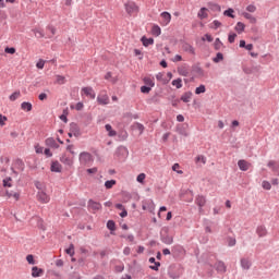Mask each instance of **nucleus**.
I'll return each mask as SVG.
<instances>
[{
  "mask_svg": "<svg viewBox=\"0 0 279 279\" xmlns=\"http://www.w3.org/2000/svg\"><path fill=\"white\" fill-rule=\"evenodd\" d=\"M238 167L240 171H247V169H250V163L245 159H240L238 161Z\"/></svg>",
  "mask_w": 279,
  "mask_h": 279,
  "instance_id": "obj_18",
  "label": "nucleus"
},
{
  "mask_svg": "<svg viewBox=\"0 0 279 279\" xmlns=\"http://www.w3.org/2000/svg\"><path fill=\"white\" fill-rule=\"evenodd\" d=\"M97 101L100 106H108L109 104V97L106 94H100L97 97Z\"/></svg>",
  "mask_w": 279,
  "mask_h": 279,
  "instance_id": "obj_16",
  "label": "nucleus"
},
{
  "mask_svg": "<svg viewBox=\"0 0 279 279\" xmlns=\"http://www.w3.org/2000/svg\"><path fill=\"white\" fill-rule=\"evenodd\" d=\"M145 173H140L136 178L137 182H140V184H143V182H145Z\"/></svg>",
  "mask_w": 279,
  "mask_h": 279,
  "instance_id": "obj_55",
  "label": "nucleus"
},
{
  "mask_svg": "<svg viewBox=\"0 0 279 279\" xmlns=\"http://www.w3.org/2000/svg\"><path fill=\"white\" fill-rule=\"evenodd\" d=\"M208 11V9H206L205 7L201 8V10L198 11V19L204 20V19H208V13H206Z\"/></svg>",
  "mask_w": 279,
  "mask_h": 279,
  "instance_id": "obj_27",
  "label": "nucleus"
},
{
  "mask_svg": "<svg viewBox=\"0 0 279 279\" xmlns=\"http://www.w3.org/2000/svg\"><path fill=\"white\" fill-rule=\"evenodd\" d=\"M206 196L204 195H197L195 198V204L198 206V211L204 213V206H206Z\"/></svg>",
  "mask_w": 279,
  "mask_h": 279,
  "instance_id": "obj_6",
  "label": "nucleus"
},
{
  "mask_svg": "<svg viewBox=\"0 0 279 279\" xmlns=\"http://www.w3.org/2000/svg\"><path fill=\"white\" fill-rule=\"evenodd\" d=\"M160 262H155L154 266H149V269H151L153 271H158L160 269Z\"/></svg>",
  "mask_w": 279,
  "mask_h": 279,
  "instance_id": "obj_51",
  "label": "nucleus"
},
{
  "mask_svg": "<svg viewBox=\"0 0 279 279\" xmlns=\"http://www.w3.org/2000/svg\"><path fill=\"white\" fill-rule=\"evenodd\" d=\"M47 147H51L52 149H59L60 145L56 143V140L53 137H48L46 140Z\"/></svg>",
  "mask_w": 279,
  "mask_h": 279,
  "instance_id": "obj_17",
  "label": "nucleus"
},
{
  "mask_svg": "<svg viewBox=\"0 0 279 279\" xmlns=\"http://www.w3.org/2000/svg\"><path fill=\"white\" fill-rule=\"evenodd\" d=\"M227 241H228L229 247H234V245H236V239L234 238H228Z\"/></svg>",
  "mask_w": 279,
  "mask_h": 279,
  "instance_id": "obj_52",
  "label": "nucleus"
},
{
  "mask_svg": "<svg viewBox=\"0 0 279 279\" xmlns=\"http://www.w3.org/2000/svg\"><path fill=\"white\" fill-rule=\"evenodd\" d=\"M78 160L81 162V165H84L85 167L88 165H93V162L95 161V158L93 157V155L88 151H82L80 154Z\"/></svg>",
  "mask_w": 279,
  "mask_h": 279,
  "instance_id": "obj_3",
  "label": "nucleus"
},
{
  "mask_svg": "<svg viewBox=\"0 0 279 279\" xmlns=\"http://www.w3.org/2000/svg\"><path fill=\"white\" fill-rule=\"evenodd\" d=\"M216 271L218 274H226V271H228V268L226 266V263H223L222 260H218L216 262V264L214 265Z\"/></svg>",
  "mask_w": 279,
  "mask_h": 279,
  "instance_id": "obj_7",
  "label": "nucleus"
},
{
  "mask_svg": "<svg viewBox=\"0 0 279 279\" xmlns=\"http://www.w3.org/2000/svg\"><path fill=\"white\" fill-rule=\"evenodd\" d=\"M19 97H21V92L20 90H16L14 92L10 97V101H16V99H19Z\"/></svg>",
  "mask_w": 279,
  "mask_h": 279,
  "instance_id": "obj_43",
  "label": "nucleus"
},
{
  "mask_svg": "<svg viewBox=\"0 0 279 279\" xmlns=\"http://www.w3.org/2000/svg\"><path fill=\"white\" fill-rule=\"evenodd\" d=\"M37 69H45V60L40 59L37 63H36Z\"/></svg>",
  "mask_w": 279,
  "mask_h": 279,
  "instance_id": "obj_59",
  "label": "nucleus"
},
{
  "mask_svg": "<svg viewBox=\"0 0 279 279\" xmlns=\"http://www.w3.org/2000/svg\"><path fill=\"white\" fill-rule=\"evenodd\" d=\"M223 15L228 16L229 19H234V9L229 8L223 11Z\"/></svg>",
  "mask_w": 279,
  "mask_h": 279,
  "instance_id": "obj_36",
  "label": "nucleus"
},
{
  "mask_svg": "<svg viewBox=\"0 0 279 279\" xmlns=\"http://www.w3.org/2000/svg\"><path fill=\"white\" fill-rule=\"evenodd\" d=\"M196 162H203V165H206V157L199 155L196 157Z\"/></svg>",
  "mask_w": 279,
  "mask_h": 279,
  "instance_id": "obj_57",
  "label": "nucleus"
},
{
  "mask_svg": "<svg viewBox=\"0 0 279 279\" xmlns=\"http://www.w3.org/2000/svg\"><path fill=\"white\" fill-rule=\"evenodd\" d=\"M88 208H90L92 210H101L102 206L101 203L95 202L93 199H89L87 203Z\"/></svg>",
  "mask_w": 279,
  "mask_h": 279,
  "instance_id": "obj_15",
  "label": "nucleus"
},
{
  "mask_svg": "<svg viewBox=\"0 0 279 279\" xmlns=\"http://www.w3.org/2000/svg\"><path fill=\"white\" fill-rule=\"evenodd\" d=\"M228 40H229L230 45H232L234 43V40H236V34L230 33L228 36Z\"/></svg>",
  "mask_w": 279,
  "mask_h": 279,
  "instance_id": "obj_50",
  "label": "nucleus"
},
{
  "mask_svg": "<svg viewBox=\"0 0 279 279\" xmlns=\"http://www.w3.org/2000/svg\"><path fill=\"white\" fill-rule=\"evenodd\" d=\"M65 77L62 75H57V84H64Z\"/></svg>",
  "mask_w": 279,
  "mask_h": 279,
  "instance_id": "obj_58",
  "label": "nucleus"
},
{
  "mask_svg": "<svg viewBox=\"0 0 279 279\" xmlns=\"http://www.w3.org/2000/svg\"><path fill=\"white\" fill-rule=\"evenodd\" d=\"M141 93H143V95H149V93H151V87L148 85H144L141 87Z\"/></svg>",
  "mask_w": 279,
  "mask_h": 279,
  "instance_id": "obj_42",
  "label": "nucleus"
},
{
  "mask_svg": "<svg viewBox=\"0 0 279 279\" xmlns=\"http://www.w3.org/2000/svg\"><path fill=\"white\" fill-rule=\"evenodd\" d=\"M69 279H82V276H80V272H72L69 275Z\"/></svg>",
  "mask_w": 279,
  "mask_h": 279,
  "instance_id": "obj_54",
  "label": "nucleus"
},
{
  "mask_svg": "<svg viewBox=\"0 0 279 279\" xmlns=\"http://www.w3.org/2000/svg\"><path fill=\"white\" fill-rule=\"evenodd\" d=\"M105 129L108 133V136H117V131L112 130V125L106 124Z\"/></svg>",
  "mask_w": 279,
  "mask_h": 279,
  "instance_id": "obj_32",
  "label": "nucleus"
},
{
  "mask_svg": "<svg viewBox=\"0 0 279 279\" xmlns=\"http://www.w3.org/2000/svg\"><path fill=\"white\" fill-rule=\"evenodd\" d=\"M97 171H98L97 167L88 168V169L86 170V172L89 173V174L97 173Z\"/></svg>",
  "mask_w": 279,
  "mask_h": 279,
  "instance_id": "obj_63",
  "label": "nucleus"
},
{
  "mask_svg": "<svg viewBox=\"0 0 279 279\" xmlns=\"http://www.w3.org/2000/svg\"><path fill=\"white\" fill-rule=\"evenodd\" d=\"M180 169V163H174L172 166V171H177L180 175H182V173H184L182 170H179Z\"/></svg>",
  "mask_w": 279,
  "mask_h": 279,
  "instance_id": "obj_53",
  "label": "nucleus"
},
{
  "mask_svg": "<svg viewBox=\"0 0 279 279\" xmlns=\"http://www.w3.org/2000/svg\"><path fill=\"white\" fill-rule=\"evenodd\" d=\"M240 263H241L242 269L247 270V269H251V267H252V262L247 258H242Z\"/></svg>",
  "mask_w": 279,
  "mask_h": 279,
  "instance_id": "obj_24",
  "label": "nucleus"
},
{
  "mask_svg": "<svg viewBox=\"0 0 279 279\" xmlns=\"http://www.w3.org/2000/svg\"><path fill=\"white\" fill-rule=\"evenodd\" d=\"M172 86H175V88H182V78L173 80Z\"/></svg>",
  "mask_w": 279,
  "mask_h": 279,
  "instance_id": "obj_44",
  "label": "nucleus"
},
{
  "mask_svg": "<svg viewBox=\"0 0 279 279\" xmlns=\"http://www.w3.org/2000/svg\"><path fill=\"white\" fill-rule=\"evenodd\" d=\"M208 7L210 8V10H213L214 12H221V5L215 3V2H209Z\"/></svg>",
  "mask_w": 279,
  "mask_h": 279,
  "instance_id": "obj_31",
  "label": "nucleus"
},
{
  "mask_svg": "<svg viewBox=\"0 0 279 279\" xmlns=\"http://www.w3.org/2000/svg\"><path fill=\"white\" fill-rule=\"evenodd\" d=\"M143 82H144L145 86H149L150 88H154L156 86V83L150 77H147V76L144 77Z\"/></svg>",
  "mask_w": 279,
  "mask_h": 279,
  "instance_id": "obj_28",
  "label": "nucleus"
},
{
  "mask_svg": "<svg viewBox=\"0 0 279 279\" xmlns=\"http://www.w3.org/2000/svg\"><path fill=\"white\" fill-rule=\"evenodd\" d=\"M262 186L265 191H271V183L269 181H263Z\"/></svg>",
  "mask_w": 279,
  "mask_h": 279,
  "instance_id": "obj_48",
  "label": "nucleus"
},
{
  "mask_svg": "<svg viewBox=\"0 0 279 279\" xmlns=\"http://www.w3.org/2000/svg\"><path fill=\"white\" fill-rule=\"evenodd\" d=\"M267 167L269 169H271L272 173H275L276 175H279V162L276 160H270L267 163Z\"/></svg>",
  "mask_w": 279,
  "mask_h": 279,
  "instance_id": "obj_9",
  "label": "nucleus"
},
{
  "mask_svg": "<svg viewBox=\"0 0 279 279\" xmlns=\"http://www.w3.org/2000/svg\"><path fill=\"white\" fill-rule=\"evenodd\" d=\"M21 108L24 110V112H32L34 107L32 102L24 101L21 104Z\"/></svg>",
  "mask_w": 279,
  "mask_h": 279,
  "instance_id": "obj_26",
  "label": "nucleus"
},
{
  "mask_svg": "<svg viewBox=\"0 0 279 279\" xmlns=\"http://www.w3.org/2000/svg\"><path fill=\"white\" fill-rule=\"evenodd\" d=\"M161 17L166 21V24L171 23V13L163 11L161 13Z\"/></svg>",
  "mask_w": 279,
  "mask_h": 279,
  "instance_id": "obj_33",
  "label": "nucleus"
},
{
  "mask_svg": "<svg viewBox=\"0 0 279 279\" xmlns=\"http://www.w3.org/2000/svg\"><path fill=\"white\" fill-rule=\"evenodd\" d=\"M168 276L171 279H178L182 276V268L178 264H171L168 267Z\"/></svg>",
  "mask_w": 279,
  "mask_h": 279,
  "instance_id": "obj_2",
  "label": "nucleus"
},
{
  "mask_svg": "<svg viewBox=\"0 0 279 279\" xmlns=\"http://www.w3.org/2000/svg\"><path fill=\"white\" fill-rule=\"evenodd\" d=\"M52 173H62V165L59 161H52L50 166Z\"/></svg>",
  "mask_w": 279,
  "mask_h": 279,
  "instance_id": "obj_13",
  "label": "nucleus"
},
{
  "mask_svg": "<svg viewBox=\"0 0 279 279\" xmlns=\"http://www.w3.org/2000/svg\"><path fill=\"white\" fill-rule=\"evenodd\" d=\"M160 241L165 243V245H172L173 235L169 234V227H163L159 233Z\"/></svg>",
  "mask_w": 279,
  "mask_h": 279,
  "instance_id": "obj_1",
  "label": "nucleus"
},
{
  "mask_svg": "<svg viewBox=\"0 0 279 279\" xmlns=\"http://www.w3.org/2000/svg\"><path fill=\"white\" fill-rule=\"evenodd\" d=\"M179 134H181V136H189V132H186L184 128L179 129Z\"/></svg>",
  "mask_w": 279,
  "mask_h": 279,
  "instance_id": "obj_61",
  "label": "nucleus"
},
{
  "mask_svg": "<svg viewBox=\"0 0 279 279\" xmlns=\"http://www.w3.org/2000/svg\"><path fill=\"white\" fill-rule=\"evenodd\" d=\"M7 195H8V197H14L16 201H19V198L21 197V194H19V193H12V192H10V191H7Z\"/></svg>",
  "mask_w": 279,
  "mask_h": 279,
  "instance_id": "obj_49",
  "label": "nucleus"
},
{
  "mask_svg": "<svg viewBox=\"0 0 279 279\" xmlns=\"http://www.w3.org/2000/svg\"><path fill=\"white\" fill-rule=\"evenodd\" d=\"M192 71H193V73H196L197 75H199V77H204V69H202V66H199V63L193 65Z\"/></svg>",
  "mask_w": 279,
  "mask_h": 279,
  "instance_id": "obj_22",
  "label": "nucleus"
},
{
  "mask_svg": "<svg viewBox=\"0 0 279 279\" xmlns=\"http://www.w3.org/2000/svg\"><path fill=\"white\" fill-rule=\"evenodd\" d=\"M235 32H238V34H243V32H245V24L238 22L235 25Z\"/></svg>",
  "mask_w": 279,
  "mask_h": 279,
  "instance_id": "obj_29",
  "label": "nucleus"
},
{
  "mask_svg": "<svg viewBox=\"0 0 279 279\" xmlns=\"http://www.w3.org/2000/svg\"><path fill=\"white\" fill-rule=\"evenodd\" d=\"M206 93V85H199L195 88V95H202Z\"/></svg>",
  "mask_w": 279,
  "mask_h": 279,
  "instance_id": "obj_39",
  "label": "nucleus"
},
{
  "mask_svg": "<svg viewBox=\"0 0 279 279\" xmlns=\"http://www.w3.org/2000/svg\"><path fill=\"white\" fill-rule=\"evenodd\" d=\"M37 199L38 202H40L41 204H49V195H47V193H45V191H39L37 193Z\"/></svg>",
  "mask_w": 279,
  "mask_h": 279,
  "instance_id": "obj_10",
  "label": "nucleus"
},
{
  "mask_svg": "<svg viewBox=\"0 0 279 279\" xmlns=\"http://www.w3.org/2000/svg\"><path fill=\"white\" fill-rule=\"evenodd\" d=\"M221 47H223V43H221V39L216 38V40L214 43V49L216 51H219V49H221Z\"/></svg>",
  "mask_w": 279,
  "mask_h": 279,
  "instance_id": "obj_38",
  "label": "nucleus"
},
{
  "mask_svg": "<svg viewBox=\"0 0 279 279\" xmlns=\"http://www.w3.org/2000/svg\"><path fill=\"white\" fill-rule=\"evenodd\" d=\"M181 43H182L183 51H186V53H191L192 56H195V48L191 44L183 40H181Z\"/></svg>",
  "mask_w": 279,
  "mask_h": 279,
  "instance_id": "obj_12",
  "label": "nucleus"
},
{
  "mask_svg": "<svg viewBox=\"0 0 279 279\" xmlns=\"http://www.w3.org/2000/svg\"><path fill=\"white\" fill-rule=\"evenodd\" d=\"M26 260H27L28 265H36V259H34V255H32V254H28L26 256Z\"/></svg>",
  "mask_w": 279,
  "mask_h": 279,
  "instance_id": "obj_47",
  "label": "nucleus"
},
{
  "mask_svg": "<svg viewBox=\"0 0 279 279\" xmlns=\"http://www.w3.org/2000/svg\"><path fill=\"white\" fill-rule=\"evenodd\" d=\"M151 34H153V36H160V34H162L160 26L154 25L151 28Z\"/></svg>",
  "mask_w": 279,
  "mask_h": 279,
  "instance_id": "obj_34",
  "label": "nucleus"
},
{
  "mask_svg": "<svg viewBox=\"0 0 279 279\" xmlns=\"http://www.w3.org/2000/svg\"><path fill=\"white\" fill-rule=\"evenodd\" d=\"M256 233L259 238L267 236V228H265V226H259L256 229Z\"/></svg>",
  "mask_w": 279,
  "mask_h": 279,
  "instance_id": "obj_25",
  "label": "nucleus"
},
{
  "mask_svg": "<svg viewBox=\"0 0 279 279\" xmlns=\"http://www.w3.org/2000/svg\"><path fill=\"white\" fill-rule=\"evenodd\" d=\"M4 53H10L11 56H14V53H16V48H14V47H5L4 48Z\"/></svg>",
  "mask_w": 279,
  "mask_h": 279,
  "instance_id": "obj_45",
  "label": "nucleus"
},
{
  "mask_svg": "<svg viewBox=\"0 0 279 279\" xmlns=\"http://www.w3.org/2000/svg\"><path fill=\"white\" fill-rule=\"evenodd\" d=\"M202 40H207V43H213L214 38H213V35L205 34V37H203Z\"/></svg>",
  "mask_w": 279,
  "mask_h": 279,
  "instance_id": "obj_56",
  "label": "nucleus"
},
{
  "mask_svg": "<svg viewBox=\"0 0 279 279\" xmlns=\"http://www.w3.org/2000/svg\"><path fill=\"white\" fill-rule=\"evenodd\" d=\"M38 99L39 101H45L47 99V94L46 93L39 94Z\"/></svg>",
  "mask_w": 279,
  "mask_h": 279,
  "instance_id": "obj_64",
  "label": "nucleus"
},
{
  "mask_svg": "<svg viewBox=\"0 0 279 279\" xmlns=\"http://www.w3.org/2000/svg\"><path fill=\"white\" fill-rule=\"evenodd\" d=\"M65 253L69 254V256H75V245L70 244V246L65 250Z\"/></svg>",
  "mask_w": 279,
  "mask_h": 279,
  "instance_id": "obj_40",
  "label": "nucleus"
},
{
  "mask_svg": "<svg viewBox=\"0 0 279 279\" xmlns=\"http://www.w3.org/2000/svg\"><path fill=\"white\" fill-rule=\"evenodd\" d=\"M11 182H12V178H10V177L3 179V186H4V189L5 187H11L12 186Z\"/></svg>",
  "mask_w": 279,
  "mask_h": 279,
  "instance_id": "obj_46",
  "label": "nucleus"
},
{
  "mask_svg": "<svg viewBox=\"0 0 279 279\" xmlns=\"http://www.w3.org/2000/svg\"><path fill=\"white\" fill-rule=\"evenodd\" d=\"M243 16H244V19H247V21H250V23L256 24V17H254L252 14L244 12Z\"/></svg>",
  "mask_w": 279,
  "mask_h": 279,
  "instance_id": "obj_37",
  "label": "nucleus"
},
{
  "mask_svg": "<svg viewBox=\"0 0 279 279\" xmlns=\"http://www.w3.org/2000/svg\"><path fill=\"white\" fill-rule=\"evenodd\" d=\"M70 132H72L73 136H75L76 138L78 136H82V131L80 130V125H77V123L75 122L70 123Z\"/></svg>",
  "mask_w": 279,
  "mask_h": 279,
  "instance_id": "obj_8",
  "label": "nucleus"
},
{
  "mask_svg": "<svg viewBox=\"0 0 279 279\" xmlns=\"http://www.w3.org/2000/svg\"><path fill=\"white\" fill-rule=\"evenodd\" d=\"M143 271V266L136 262V259L133 260V265L129 267V274H132V276H138Z\"/></svg>",
  "mask_w": 279,
  "mask_h": 279,
  "instance_id": "obj_5",
  "label": "nucleus"
},
{
  "mask_svg": "<svg viewBox=\"0 0 279 279\" xmlns=\"http://www.w3.org/2000/svg\"><path fill=\"white\" fill-rule=\"evenodd\" d=\"M15 167L20 171H25V162H23V159H16L15 160Z\"/></svg>",
  "mask_w": 279,
  "mask_h": 279,
  "instance_id": "obj_30",
  "label": "nucleus"
},
{
  "mask_svg": "<svg viewBox=\"0 0 279 279\" xmlns=\"http://www.w3.org/2000/svg\"><path fill=\"white\" fill-rule=\"evenodd\" d=\"M60 162H62L63 165H66V167H73V160L69 157H66V154H63L60 157Z\"/></svg>",
  "mask_w": 279,
  "mask_h": 279,
  "instance_id": "obj_19",
  "label": "nucleus"
},
{
  "mask_svg": "<svg viewBox=\"0 0 279 279\" xmlns=\"http://www.w3.org/2000/svg\"><path fill=\"white\" fill-rule=\"evenodd\" d=\"M107 228L110 230V234L114 235V231L117 230V222H114V220H108Z\"/></svg>",
  "mask_w": 279,
  "mask_h": 279,
  "instance_id": "obj_21",
  "label": "nucleus"
},
{
  "mask_svg": "<svg viewBox=\"0 0 279 279\" xmlns=\"http://www.w3.org/2000/svg\"><path fill=\"white\" fill-rule=\"evenodd\" d=\"M192 97H193V92H185L181 96L180 100L183 101V104H189V101H191Z\"/></svg>",
  "mask_w": 279,
  "mask_h": 279,
  "instance_id": "obj_20",
  "label": "nucleus"
},
{
  "mask_svg": "<svg viewBox=\"0 0 279 279\" xmlns=\"http://www.w3.org/2000/svg\"><path fill=\"white\" fill-rule=\"evenodd\" d=\"M246 11H247V12H256V5H254V4H248V5L246 7Z\"/></svg>",
  "mask_w": 279,
  "mask_h": 279,
  "instance_id": "obj_60",
  "label": "nucleus"
},
{
  "mask_svg": "<svg viewBox=\"0 0 279 279\" xmlns=\"http://www.w3.org/2000/svg\"><path fill=\"white\" fill-rule=\"evenodd\" d=\"M221 60H223V53L217 52L216 57L213 59V62H215L216 64H219V62H221Z\"/></svg>",
  "mask_w": 279,
  "mask_h": 279,
  "instance_id": "obj_41",
  "label": "nucleus"
},
{
  "mask_svg": "<svg viewBox=\"0 0 279 279\" xmlns=\"http://www.w3.org/2000/svg\"><path fill=\"white\" fill-rule=\"evenodd\" d=\"M117 184V180L111 179L105 182V189L110 190Z\"/></svg>",
  "mask_w": 279,
  "mask_h": 279,
  "instance_id": "obj_35",
  "label": "nucleus"
},
{
  "mask_svg": "<svg viewBox=\"0 0 279 279\" xmlns=\"http://www.w3.org/2000/svg\"><path fill=\"white\" fill-rule=\"evenodd\" d=\"M213 23H214V29H219V27H221V22H219V20H215Z\"/></svg>",
  "mask_w": 279,
  "mask_h": 279,
  "instance_id": "obj_62",
  "label": "nucleus"
},
{
  "mask_svg": "<svg viewBox=\"0 0 279 279\" xmlns=\"http://www.w3.org/2000/svg\"><path fill=\"white\" fill-rule=\"evenodd\" d=\"M45 275V269L39 268L38 266L32 267V277L33 278H40V276Z\"/></svg>",
  "mask_w": 279,
  "mask_h": 279,
  "instance_id": "obj_11",
  "label": "nucleus"
},
{
  "mask_svg": "<svg viewBox=\"0 0 279 279\" xmlns=\"http://www.w3.org/2000/svg\"><path fill=\"white\" fill-rule=\"evenodd\" d=\"M82 93H84L86 97H89V99H95L96 97V94L93 87H83Z\"/></svg>",
  "mask_w": 279,
  "mask_h": 279,
  "instance_id": "obj_14",
  "label": "nucleus"
},
{
  "mask_svg": "<svg viewBox=\"0 0 279 279\" xmlns=\"http://www.w3.org/2000/svg\"><path fill=\"white\" fill-rule=\"evenodd\" d=\"M141 43L143 44L144 47H149V45H154V38H147V36H143L141 38Z\"/></svg>",
  "mask_w": 279,
  "mask_h": 279,
  "instance_id": "obj_23",
  "label": "nucleus"
},
{
  "mask_svg": "<svg viewBox=\"0 0 279 279\" xmlns=\"http://www.w3.org/2000/svg\"><path fill=\"white\" fill-rule=\"evenodd\" d=\"M126 13L132 16V14H137L138 5L135 2L129 1L124 4Z\"/></svg>",
  "mask_w": 279,
  "mask_h": 279,
  "instance_id": "obj_4",
  "label": "nucleus"
}]
</instances>
